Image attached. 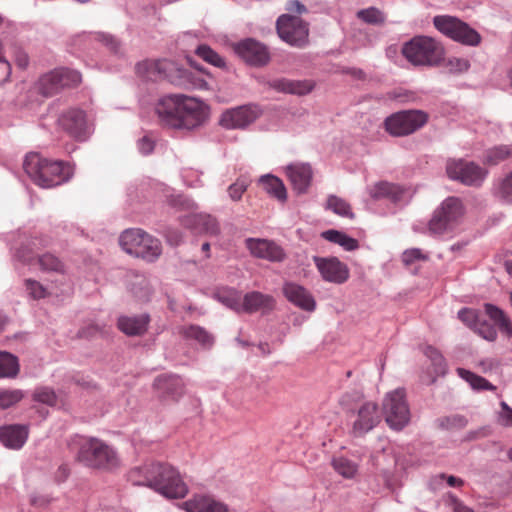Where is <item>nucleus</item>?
Masks as SVG:
<instances>
[{
  "label": "nucleus",
  "mask_w": 512,
  "mask_h": 512,
  "mask_svg": "<svg viewBox=\"0 0 512 512\" xmlns=\"http://www.w3.org/2000/svg\"><path fill=\"white\" fill-rule=\"evenodd\" d=\"M156 113L161 125L165 127L192 130L204 124L209 109L199 99L175 94L160 99Z\"/></svg>",
  "instance_id": "1"
},
{
  "label": "nucleus",
  "mask_w": 512,
  "mask_h": 512,
  "mask_svg": "<svg viewBox=\"0 0 512 512\" xmlns=\"http://www.w3.org/2000/svg\"><path fill=\"white\" fill-rule=\"evenodd\" d=\"M128 479L133 485L147 486L169 499L184 498L188 493L180 473L167 463H144L131 469Z\"/></svg>",
  "instance_id": "2"
},
{
  "label": "nucleus",
  "mask_w": 512,
  "mask_h": 512,
  "mask_svg": "<svg viewBox=\"0 0 512 512\" xmlns=\"http://www.w3.org/2000/svg\"><path fill=\"white\" fill-rule=\"evenodd\" d=\"M23 167L32 181L42 188L58 186L71 176V169L67 164L48 160L37 153L28 154Z\"/></svg>",
  "instance_id": "3"
},
{
  "label": "nucleus",
  "mask_w": 512,
  "mask_h": 512,
  "mask_svg": "<svg viewBox=\"0 0 512 512\" xmlns=\"http://www.w3.org/2000/svg\"><path fill=\"white\" fill-rule=\"evenodd\" d=\"M137 73L149 80L167 79L175 85L184 86L191 82L193 87L208 89V84L202 79L191 81V73L170 60H145L136 66Z\"/></svg>",
  "instance_id": "4"
},
{
  "label": "nucleus",
  "mask_w": 512,
  "mask_h": 512,
  "mask_svg": "<svg viewBox=\"0 0 512 512\" xmlns=\"http://www.w3.org/2000/svg\"><path fill=\"white\" fill-rule=\"evenodd\" d=\"M77 460L87 467L113 469L119 466L116 451L98 438H86L79 444Z\"/></svg>",
  "instance_id": "5"
},
{
  "label": "nucleus",
  "mask_w": 512,
  "mask_h": 512,
  "mask_svg": "<svg viewBox=\"0 0 512 512\" xmlns=\"http://www.w3.org/2000/svg\"><path fill=\"white\" fill-rule=\"evenodd\" d=\"M122 249L130 255L154 262L162 253L161 242L142 229H127L119 238Z\"/></svg>",
  "instance_id": "6"
},
{
  "label": "nucleus",
  "mask_w": 512,
  "mask_h": 512,
  "mask_svg": "<svg viewBox=\"0 0 512 512\" xmlns=\"http://www.w3.org/2000/svg\"><path fill=\"white\" fill-rule=\"evenodd\" d=\"M405 58L413 65L432 66L443 58V48L434 39L414 37L402 49Z\"/></svg>",
  "instance_id": "7"
},
{
  "label": "nucleus",
  "mask_w": 512,
  "mask_h": 512,
  "mask_svg": "<svg viewBox=\"0 0 512 512\" xmlns=\"http://www.w3.org/2000/svg\"><path fill=\"white\" fill-rule=\"evenodd\" d=\"M433 23L441 33L464 45L476 46L481 41V36L476 30L456 17L436 16Z\"/></svg>",
  "instance_id": "8"
},
{
  "label": "nucleus",
  "mask_w": 512,
  "mask_h": 512,
  "mask_svg": "<svg viewBox=\"0 0 512 512\" xmlns=\"http://www.w3.org/2000/svg\"><path fill=\"white\" fill-rule=\"evenodd\" d=\"M463 215L461 200L456 197H448L434 212L429 222L428 229L431 234L440 235L451 230Z\"/></svg>",
  "instance_id": "9"
},
{
  "label": "nucleus",
  "mask_w": 512,
  "mask_h": 512,
  "mask_svg": "<svg viewBox=\"0 0 512 512\" xmlns=\"http://www.w3.org/2000/svg\"><path fill=\"white\" fill-rule=\"evenodd\" d=\"M383 413L386 423L394 430H401L408 424L410 411L404 390L396 389L385 396Z\"/></svg>",
  "instance_id": "10"
},
{
  "label": "nucleus",
  "mask_w": 512,
  "mask_h": 512,
  "mask_svg": "<svg viewBox=\"0 0 512 512\" xmlns=\"http://www.w3.org/2000/svg\"><path fill=\"white\" fill-rule=\"evenodd\" d=\"M427 122V115L419 110L401 111L387 117L384 125L392 136H406L414 133Z\"/></svg>",
  "instance_id": "11"
},
{
  "label": "nucleus",
  "mask_w": 512,
  "mask_h": 512,
  "mask_svg": "<svg viewBox=\"0 0 512 512\" xmlns=\"http://www.w3.org/2000/svg\"><path fill=\"white\" fill-rule=\"evenodd\" d=\"M276 28L279 37L292 46L303 47L308 42V24L299 16L281 15Z\"/></svg>",
  "instance_id": "12"
},
{
  "label": "nucleus",
  "mask_w": 512,
  "mask_h": 512,
  "mask_svg": "<svg viewBox=\"0 0 512 512\" xmlns=\"http://www.w3.org/2000/svg\"><path fill=\"white\" fill-rule=\"evenodd\" d=\"M450 179L460 181L468 186H479L484 181L487 171L478 164L464 159H450L446 164Z\"/></svg>",
  "instance_id": "13"
},
{
  "label": "nucleus",
  "mask_w": 512,
  "mask_h": 512,
  "mask_svg": "<svg viewBox=\"0 0 512 512\" xmlns=\"http://www.w3.org/2000/svg\"><path fill=\"white\" fill-rule=\"evenodd\" d=\"M352 417V434L356 437L365 435L381 422L378 405L372 401L360 404Z\"/></svg>",
  "instance_id": "14"
},
{
  "label": "nucleus",
  "mask_w": 512,
  "mask_h": 512,
  "mask_svg": "<svg viewBox=\"0 0 512 512\" xmlns=\"http://www.w3.org/2000/svg\"><path fill=\"white\" fill-rule=\"evenodd\" d=\"M260 109L254 105H244L228 109L222 113L220 125L226 129H243L260 116Z\"/></svg>",
  "instance_id": "15"
},
{
  "label": "nucleus",
  "mask_w": 512,
  "mask_h": 512,
  "mask_svg": "<svg viewBox=\"0 0 512 512\" xmlns=\"http://www.w3.org/2000/svg\"><path fill=\"white\" fill-rule=\"evenodd\" d=\"M313 261L325 281L343 284L349 279L350 271L348 266L338 258L314 256Z\"/></svg>",
  "instance_id": "16"
},
{
  "label": "nucleus",
  "mask_w": 512,
  "mask_h": 512,
  "mask_svg": "<svg viewBox=\"0 0 512 512\" xmlns=\"http://www.w3.org/2000/svg\"><path fill=\"white\" fill-rule=\"evenodd\" d=\"M245 246L253 257L270 262H282L286 258L284 249L272 240L248 238Z\"/></svg>",
  "instance_id": "17"
},
{
  "label": "nucleus",
  "mask_w": 512,
  "mask_h": 512,
  "mask_svg": "<svg viewBox=\"0 0 512 512\" xmlns=\"http://www.w3.org/2000/svg\"><path fill=\"white\" fill-rule=\"evenodd\" d=\"M236 53L248 64L263 66L269 62V52L262 43L253 39H246L235 46Z\"/></svg>",
  "instance_id": "18"
},
{
  "label": "nucleus",
  "mask_w": 512,
  "mask_h": 512,
  "mask_svg": "<svg viewBox=\"0 0 512 512\" xmlns=\"http://www.w3.org/2000/svg\"><path fill=\"white\" fill-rule=\"evenodd\" d=\"M59 124L71 137L85 140L88 135V125L84 111L70 109L59 118Z\"/></svg>",
  "instance_id": "19"
},
{
  "label": "nucleus",
  "mask_w": 512,
  "mask_h": 512,
  "mask_svg": "<svg viewBox=\"0 0 512 512\" xmlns=\"http://www.w3.org/2000/svg\"><path fill=\"white\" fill-rule=\"evenodd\" d=\"M285 297L294 305L306 311H313L316 303L310 292L303 286L293 282H287L283 286Z\"/></svg>",
  "instance_id": "20"
},
{
  "label": "nucleus",
  "mask_w": 512,
  "mask_h": 512,
  "mask_svg": "<svg viewBox=\"0 0 512 512\" xmlns=\"http://www.w3.org/2000/svg\"><path fill=\"white\" fill-rule=\"evenodd\" d=\"M183 224L196 233H203L211 236H215L219 233L217 220L209 214H191L185 217Z\"/></svg>",
  "instance_id": "21"
},
{
  "label": "nucleus",
  "mask_w": 512,
  "mask_h": 512,
  "mask_svg": "<svg viewBox=\"0 0 512 512\" xmlns=\"http://www.w3.org/2000/svg\"><path fill=\"white\" fill-rule=\"evenodd\" d=\"M269 87L282 93L294 95H306L312 91L314 85L309 80H291L287 78H279L271 80Z\"/></svg>",
  "instance_id": "22"
},
{
  "label": "nucleus",
  "mask_w": 512,
  "mask_h": 512,
  "mask_svg": "<svg viewBox=\"0 0 512 512\" xmlns=\"http://www.w3.org/2000/svg\"><path fill=\"white\" fill-rule=\"evenodd\" d=\"M182 505L186 512H229L226 505L204 495H196Z\"/></svg>",
  "instance_id": "23"
},
{
  "label": "nucleus",
  "mask_w": 512,
  "mask_h": 512,
  "mask_svg": "<svg viewBox=\"0 0 512 512\" xmlns=\"http://www.w3.org/2000/svg\"><path fill=\"white\" fill-rule=\"evenodd\" d=\"M287 175L299 193L307 190L312 179V169L309 164L295 163L287 167Z\"/></svg>",
  "instance_id": "24"
},
{
  "label": "nucleus",
  "mask_w": 512,
  "mask_h": 512,
  "mask_svg": "<svg viewBox=\"0 0 512 512\" xmlns=\"http://www.w3.org/2000/svg\"><path fill=\"white\" fill-rule=\"evenodd\" d=\"M28 429L24 425H8L0 428V441L8 448L19 449L26 442Z\"/></svg>",
  "instance_id": "25"
},
{
  "label": "nucleus",
  "mask_w": 512,
  "mask_h": 512,
  "mask_svg": "<svg viewBox=\"0 0 512 512\" xmlns=\"http://www.w3.org/2000/svg\"><path fill=\"white\" fill-rule=\"evenodd\" d=\"M242 305V312L247 313H253L260 310H270L274 307V299L270 295L253 291L244 296Z\"/></svg>",
  "instance_id": "26"
},
{
  "label": "nucleus",
  "mask_w": 512,
  "mask_h": 512,
  "mask_svg": "<svg viewBox=\"0 0 512 512\" xmlns=\"http://www.w3.org/2000/svg\"><path fill=\"white\" fill-rule=\"evenodd\" d=\"M424 355L430 360L432 371L430 372L427 383H434L436 378L440 375H444L446 372V361L439 350L433 346L427 345L422 349Z\"/></svg>",
  "instance_id": "27"
},
{
  "label": "nucleus",
  "mask_w": 512,
  "mask_h": 512,
  "mask_svg": "<svg viewBox=\"0 0 512 512\" xmlns=\"http://www.w3.org/2000/svg\"><path fill=\"white\" fill-rule=\"evenodd\" d=\"M148 320L147 316H122L118 319V328L129 336L141 335L147 329Z\"/></svg>",
  "instance_id": "28"
},
{
  "label": "nucleus",
  "mask_w": 512,
  "mask_h": 512,
  "mask_svg": "<svg viewBox=\"0 0 512 512\" xmlns=\"http://www.w3.org/2000/svg\"><path fill=\"white\" fill-rule=\"evenodd\" d=\"M485 313L489 316L491 320L495 322V324L498 326L499 330L506 335L508 338L512 337V322L510 319L505 315V313L498 308L497 306H494L492 304H485L484 305Z\"/></svg>",
  "instance_id": "29"
},
{
  "label": "nucleus",
  "mask_w": 512,
  "mask_h": 512,
  "mask_svg": "<svg viewBox=\"0 0 512 512\" xmlns=\"http://www.w3.org/2000/svg\"><path fill=\"white\" fill-rule=\"evenodd\" d=\"M156 389L168 396L177 397L182 393V380L177 376H159L154 382Z\"/></svg>",
  "instance_id": "30"
},
{
  "label": "nucleus",
  "mask_w": 512,
  "mask_h": 512,
  "mask_svg": "<svg viewBox=\"0 0 512 512\" xmlns=\"http://www.w3.org/2000/svg\"><path fill=\"white\" fill-rule=\"evenodd\" d=\"M260 183L263 189L277 200L284 202L287 199L286 188L279 178L272 175L262 176Z\"/></svg>",
  "instance_id": "31"
},
{
  "label": "nucleus",
  "mask_w": 512,
  "mask_h": 512,
  "mask_svg": "<svg viewBox=\"0 0 512 512\" xmlns=\"http://www.w3.org/2000/svg\"><path fill=\"white\" fill-rule=\"evenodd\" d=\"M40 269L48 273L65 274L66 266L64 262L52 253H44L37 259Z\"/></svg>",
  "instance_id": "32"
},
{
  "label": "nucleus",
  "mask_w": 512,
  "mask_h": 512,
  "mask_svg": "<svg viewBox=\"0 0 512 512\" xmlns=\"http://www.w3.org/2000/svg\"><path fill=\"white\" fill-rule=\"evenodd\" d=\"M322 237L330 242L339 244L347 251L356 250L359 246L356 239L337 230L324 231Z\"/></svg>",
  "instance_id": "33"
},
{
  "label": "nucleus",
  "mask_w": 512,
  "mask_h": 512,
  "mask_svg": "<svg viewBox=\"0 0 512 512\" xmlns=\"http://www.w3.org/2000/svg\"><path fill=\"white\" fill-rule=\"evenodd\" d=\"M457 374L468 382L471 387L475 390H495V386H493L488 380L485 378L474 374L473 372L466 370L464 368H457Z\"/></svg>",
  "instance_id": "34"
},
{
  "label": "nucleus",
  "mask_w": 512,
  "mask_h": 512,
  "mask_svg": "<svg viewBox=\"0 0 512 512\" xmlns=\"http://www.w3.org/2000/svg\"><path fill=\"white\" fill-rule=\"evenodd\" d=\"M181 333L185 338L194 339L203 346H211L213 343L212 335L197 325L183 327Z\"/></svg>",
  "instance_id": "35"
},
{
  "label": "nucleus",
  "mask_w": 512,
  "mask_h": 512,
  "mask_svg": "<svg viewBox=\"0 0 512 512\" xmlns=\"http://www.w3.org/2000/svg\"><path fill=\"white\" fill-rule=\"evenodd\" d=\"M512 156V146L501 145L488 149L485 152L484 162L489 165H497Z\"/></svg>",
  "instance_id": "36"
},
{
  "label": "nucleus",
  "mask_w": 512,
  "mask_h": 512,
  "mask_svg": "<svg viewBox=\"0 0 512 512\" xmlns=\"http://www.w3.org/2000/svg\"><path fill=\"white\" fill-rule=\"evenodd\" d=\"M19 371L17 358L10 353L0 352V378L14 377Z\"/></svg>",
  "instance_id": "37"
},
{
  "label": "nucleus",
  "mask_w": 512,
  "mask_h": 512,
  "mask_svg": "<svg viewBox=\"0 0 512 512\" xmlns=\"http://www.w3.org/2000/svg\"><path fill=\"white\" fill-rule=\"evenodd\" d=\"M56 76L58 78V83L63 88H72L76 87L81 82V75L75 71L67 68L56 69Z\"/></svg>",
  "instance_id": "38"
},
{
  "label": "nucleus",
  "mask_w": 512,
  "mask_h": 512,
  "mask_svg": "<svg viewBox=\"0 0 512 512\" xmlns=\"http://www.w3.org/2000/svg\"><path fill=\"white\" fill-rule=\"evenodd\" d=\"M54 76H56L55 70L43 75L40 78L39 89L44 96H52L61 90V87L58 83V78Z\"/></svg>",
  "instance_id": "39"
},
{
  "label": "nucleus",
  "mask_w": 512,
  "mask_h": 512,
  "mask_svg": "<svg viewBox=\"0 0 512 512\" xmlns=\"http://www.w3.org/2000/svg\"><path fill=\"white\" fill-rule=\"evenodd\" d=\"M218 300L225 306L236 312H242V301L241 295L236 290H224L217 294Z\"/></svg>",
  "instance_id": "40"
},
{
  "label": "nucleus",
  "mask_w": 512,
  "mask_h": 512,
  "mask_svg": "<svg viewBox=\"0 0 512 512\" xmlns=\"http://www.w3.org/2000/svg\"><path fill=\"white\" fill-rule=\"evenodd\" d=\"M327 209L332 210L335 214L353 218V212L351 206L342 198L335 195H331L327 199Z\"/></svg>",
  "instance_id": "41"
},
{
  "label": "nucleus",
  "mask_w": 512,
  "mask_h": 512,
  "mask_svg": "<svg viewBox=\"0 0 512 512\" xmlns=\"http://www.w3.org/2000/svg\"><path fill=\"white\" fill-rule=\"evenodd\" d=\"M196 54L206 61L207 63L214 65L218 68L225 67V60L214 50H212L207 45H200L197 50Z\"/></svg>",
  "instance_id": "42"
},
{
  "label": "nucleus",
  "mask_w": 512,
  "mask_h": 512,
  "mask_svg": "<svg viewBox=\"0 0 512 512\" xmlns=\"http://www.w3.org/2000/svg\"><path fill=\"white\" fill-rule=\"evenodd\" d=\"M400 193L401 189L398 186L388 182H380L373 187L370 194L373 198L392 197L396 199Z\"/></svg>",
  "instance_id": "43"
},
{
  "label": "nucleus",
  "mask_w": 512,
  "mask_h": 512,
  "mask_svg": "<svg viewBox=\"0 0 512 512\" xmlns=\"http://www.w3.org/2000/svg\"><path fill=\"white\" fill-rule=\"evenodd\" d=\"M357 17L365 23L372 25H379L385 22L384 14L375 7L359 10L357 12Z\"/></svg>",
  "instance_id": "44"
},
{
  "label": "nucleus",
  "mask_w": 512,
  "mask_h": 512,
  "mask_svg": "<svg viewBox=\"0 0 512 512\" xmlns=\"http://www.w3.org/2000/svg\"><path fill=\"white\" fill-rule=\"evenodd\" d=\"M24 397L21 390H0V408L7 409L20 402Z\"/></svg>",
  "instance_id": "45"
},
{
  "label": "nucleus",
  "mask_w": 512,
  "mask_h": 512,
  "mask_svg": "<svg viewBox=\"0 0 512 512\" xmlns=\"http://www.w3.org/2000/svg\"><path fill=\"white\" fill-rule=\"evenodd\" d=\"M334 469L343 477L351 478L357 472V466L350 460L340 457L333 460Z\"/></svg>",
  "instance_id": "46"
},
{
  "label": "nucleus",
  "mask_w": 512,
  "mask_h": 512,
  "mask_svg": "<svg viewBox=\"0 0 512 512\" xmlns=\"http://www.w3.org/2000/svg\"><path fill=\"white\" fill-rule=\"evenodd\" d=\"M250 182L244 178H238L233 184L228 187V193L230 198L233 201H239L242 195L245 193L247 188L249 187Z\"/></svg>",
  "instance_id": "47"
},
{
  "label": "nucleus",
  "mask_w": 512,
  "mask_h": 512,
  "mask_svg": "<svg viewBox=\"0 0 512 512\" xmlns=\"http://www.w3.org/2000/svg\"><path fill=\"white\" fill-rule=\"evenodd\" d=\"M458 318L470 329L474 330L480 321L479 312L472 308H463L458 312Z\"/></svg>",
  "instance_id": "48"
},
{
  "label": "nucleus",
  "mask_w": 512,
  "mask_h": 512,
  "mask_svg": "<svg viewBox=\"0 0 512 512\" xmlns=\"http://www.w3.org/2000/svg\"><path fill=\"white\" fill-rule=\"evenodd\" d=\"M25 285L29 295L35 300L43 299L50 295L48 290L36 280L27 279Z\"/></svg>",
  "instance_id": "49"
},
{
  "label": "nucleus",
  "mask_w": 512,
  "mask_h": 512,
  "mask_svg": "<svg viewBox=\"0 0 512 512\" xmlns=\"http://www.w3.org/2000/svg\"><path fill=\"white\" fill-rule=\"evenodd\" d=\"M473 331L487 341L493 342L497 338V331L494 326L482 319H480Z\"/></svg>",
  "instance_id": "50"
},
{
  "label": "nucleus",
  "mask_w": 512,
  "mask_h": 512,
  "mask_svg": "<svg viewBox=\"0 0 512 512\" xmlns=\"http://www.w3.org/2000/svg\"><path fill=\"white\" fill-rule=\"evenodd\" d=\"M34 400L53 406L56 404V395L53 390L49 388H40L34 392Z\"/></svg>",
  "instance_id": "51"
},
{
  "label": "nucleus",
  "mask_w": 512,
  "mask_h": 512,
  "mask_svg": "<svg viewBox=\"0 0 512 512\" xmlns=\"http://www.w3.org/2000/svg\"><path fill=\"white\" fill-rule=\"evenodd\" d=\"M446 66L451 73H461L467 71L470 64L466 59L453 57L447 60Z\"/></svg>",
  "instance_id": "52"
},
{
  "label": "nucleus",
  "mask_w": 512,
  "mask_h": 512,
  "mask_svg": "<svg viewBox=\"0 0 512 512\" xmlns=\"http://www.w3.org/2000/svg\"><path fill=\"white\" fill-rule=\"evenodd\" d=\"M467 424V420L460 415H452L441 419V426L446 429H461Z\"/></svg>",
  "instance_id": "53"
},
{
  "label": "nucleus",
  "mask_w": 512,
  "mask_h": 512,
  "mask_svg": "<svg viewBox=\"0 0 512 512\" xmlns=\"http://www.w3.org/2000/svg\"><path fill=\"white\" fill-rule=\"evenodd\" d=\"M501 411L498 414V423L504 427H512V408L504 401L500 403Z\"/></svg>",
  "instance_id": "54"
},
{
  "label": "nucleus",
  "mask_w": 512,
  "mask_h": 512,
  "mask_svg": "<svg viewBox=\"0 0 512 512\" xmlns=\"http://www.w3.org/2000/svg\"><path fill=\"white\" fill-rule=\"evenodd\" d=\"M426 259L419 249H409L402 254V261L405 265H411L416 260Z\"/></svg>",
  "instance_id": "55"
},
{
  "label": "nucleus",
  "mask_w": 512,
  "mask_h": 512,
  "mask_svg": "<svg viewBox=\"0 0 512 512\" xmlns=\"http://www.w3.org/2000/svg\"><path fill=\"white\" fill-rule=\"evenodd\" d=\"M499 194L506 200L512 198V172L501 182Z\"/></svg>",
  "instance_id": "56"
},
{
  "label": "nucleus",
  "mask_w": 512,
  "mask_h": 512,
  "mask_svg": "<svg viewBox=\"0 0 512 512\" xmlns=\"http://www.w3.org/2000/svg\"><path fill=\"white\" fill-rule=\"evenodd\" d=\"M170 204L181 209H192L195 206V203L192 200L185 198L182 195L173 197L170 201Z\"/></svg>",
  "instance_id": "57"
},
{
  "label": "nucleus",
  "mask_w": 512,
  "mask_h": 512,
  "mask_svg": "<svg viewBox=\"0 0 512 512\" xmlns=\"http://www.w3.org/2000/svg\"><path fill=\"white\" fill-rule=\"evenodd\" d=\"M138 148L142 154L148 155L154 149V142L148 137H143L138 142Z\"/></svg>",
  "instance_id": "58"
},
{
  "label": "nucleus",
  "mask_w": 512,
  "mask_h": 512,
  "mask_svg": "<svg viewBox=\"0 0 512 512\" xmlns=\"http://www.w3.org/2000/svg\"><path fill=\"white\" fill-rule=\"evenodd\" d=\"M450 505L453 512H474L470 507L466 506L462 501L456 497L451 498Z\"/></svg>",
  "instance_id": "59"
},
{
  "label": "nucleus",
  "mask_w": 512,
  "mask_h": 512,
  "mask_svg": "<svg viewBox=\"0 0 512 512\" xmlns=\"http://www.w3.org/2000/svg\"><path fill=\"white\" fill-rule=\"evenodd\" d=\"M287 10L298 14H302L307 11L306 7L298 0L289 1L287 4Z\"/></svg>",
  "instance_id": "60"
},
{
  "label": "nucleus",
  "mask_w": 512,
  "mask_h": 512,
  "mask_svg": "<svg viewBox=\"0 0 512 512\" xmlns=\"http://www.w3.org/2000/svg\"><path fill=\"white\" fill-rule=\"evenodd\" d=\"M15 61L19 67L26 68L28 65V56L24 51L17 49L15 51Z\"/></svg>",
  "instance_id": "61"
},
{
  "label": "nucleus",
  "mask_w": 512,
  "mask_h": 512,
  "mask_svg": "<svg viewBox=\"0 0 512 512\" xmlns=\"http://www.w3.org/2000/svg\"><path fill=\"white\" fill-rule=\"evenodd\" d=\"M70 470L67 465H61L55 473V478L58 482L65 481L69 476Z\"/></svg>",
  "instance_id": "62"
},
{
  "label": "nucleus",
  "mask_w": 512,
  "mask_h": 512,
  "mask_svg": "<svg viewBox=\"0 0 512 512\" xmlns=\"http://www.w3.org/2000/svg\"><path fill=\"white\" fill-rule=\"evenodd\" d=\"M16 256L25 263H30L33 259V255L31 251H26L24 249H18L16 252Z\"/></svg>",
  "instance_id": "63"
},
{
  "label": "nucleus",
  "mask_w": 512,
  "mask_h": 512,
  "mask_svg": "<svg viewBox=\"0 0 512 512\" xmlns=\"http://www.w3.org/2000/svg\"><path fill=\"white\" fill-rule=\"evenodd\" d=\"M98 331V327L95 325H91L88 328H83L79 331V335L81 337H89L94 335Z\"/></svg>",
  "instance_id": "64"
}]
</instances>
